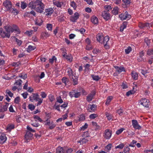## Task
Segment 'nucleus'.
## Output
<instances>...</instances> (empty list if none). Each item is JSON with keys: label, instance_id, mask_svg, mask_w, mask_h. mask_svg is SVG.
Masks as SVG:
<instances>
[{"label": "nucleus", "instance_id": "10", "mask_svg": "<svg viewBox=\"0 0 153 153\" xmlns=\"http://www.w3.org/2000/svg\"><path fill=\"white\" fill-rule=\"evenodd\" d=\"M45 122H46L45 125L48 126L50 129H52L54 128L56 126V124L53 122L52 121L51 122L50 120H46Z\"/></svg>", "mask_w": 153, "mask_h": 153}, {"label": "nucleus", "instance_id": "7", "mask_svg": "<svg viewBox=\"0 0 153 153\" xmlns=\"http://www.w3.org/2000/svg\"><path fill=\"white\" fill-rule=\"evenodd\" d=\"M149 100L146 98L142 99L139 102V103L145 107L148 108L149 105Z\"/></svg>", "mask_w": 153, "mask_h": 153}, {"label": "nucleus", "instance_id": "9", "mask_svg": "<svg viewBox=\"0 0 153 153\" xmlns=\"http://www.w3.org/2000/svg\"><path fill=\"white\" fill-rule=\"evenodd\" d=\"M138 26L141 28H146L147 29H149L150 27L152 26V25L148 23H144L140 22Z\"/></svg>", "mask_w": 153, "mask_h": 153}, {"label": "nucleus", "instance_id": "27", "mask_svg": "<svg viewBox=\"0 0 153 153\" xmlns=\"http://www.w3.org/2000/svg\"><path fill=\"white\" fill-rule=\"evenodd\" d=\"M113 96H110L107 97L106 101L105 102V104L107 105H108L111 100L113 99Z\"/></svg>", "mask_w": 153, "mask_h": 153}, {"label": "nucleus", "instance_id": "1", "mask_svg": "<svg viewBox=\"0 0 153 153\" xmlns=\"http://www.w3.org/2000/svg\"><path fill=\"white\" fill-rule=\"evenodd\" d=\"M28 6L38 13H42L44 10V5L42 3V0H33L29 3Z\"/></svg>", "mask_w": 153, "mask_h": 153}, {"label": "nucleus", "instance_id": "53", "mask_svg": "<svg viewBox=\"0 0 153 153\" xmlns=\"http://www.w3.org/2000/svg\"><path fill=\"white\" fill-rule=\"evenodd\" d=\"M37 100H38L36 101H38V102L37 104V105L39 106L40 105L42 104V102L43 100L42 99H41L39 97V99H38Z\"/></svg>", "mask_w": 153, "mask_h": 153}, {"label": "nucleus", "instance_id": "15", "mask_svg": "<svg viewBox=\"0 0 153 153\" xmlns=\"http://www.w3.org/2000/svg\"><path fill=\"white\" fill-rule=\"evenodd\" d=\"M114 68L116 70V72H117L119 74L123 71H126L125 68L123 66H114Z\"/></svg>", "mask_w": 153, "mask_h": 153}, {"label": "nucleus", "instance_id": "12", "mask_svg": "<svg viewBox=\"0 0 153 153\" xmlns=\"http://www.w3.org/2000/svg\"><path fill=\"white\" fill-rule=\"evenodd\" d=\"M39 96L38 94H33L32 95L29 97L30 101L31 102H33L34 100H38L39 99Z\"/></svg>", "mask_w": 153, "mask_h": 153}, {"label": "nucleus", "instance_id": "57", "mask_svg": "<svg viewBox=\"0 0 153 153\" xmlns=\"http://www.w3.org/2000/svg\"><path fill=\"white\" fill-rule=\"evenodd\" d=\"M33 117L35 119L39 120L41 122H42V120L37 115H34Z\"/></svg>", "mask_w": 153, "mask_h": 153}, {"label": "nucleus", "instance_id": "46", "mask_svg": "<svg viewBox=\"0 0 153 153\" xmlns=\"http://www.w3.org/2000/svg\"><path fill=\"white\" fill-rule=\"evenodd\" d=\"M45 114L46 115V117H47V119L49 120V119L51 118V114L50 113H47L45 112Z\"/></svg>", "mask_w": 153, "mask_h": 153}, {"label": "nucleus", "instance_id": "25", "mask_svg": "<svg viewBox=\"0 0 153 153\" xmlns=\"http://www.w3.org/2000/svg\"><path fill=\"white\" fill-rule=\"evenodd\" d=\"M50 36V34L47 32H42L41 34V37L42 39L47 38Z\"/></svg>", "mask_w": 153, "mask_h": 153}, {"label": "nucleus", "instance_id": "5", "mask_svg": "<svg viewBox=\"0 0 153 153\" xmlns=\"http://www.w3.org/2000/svg\"><path fill=\"white\" fill-rule=\"evenodd\" d=\"M119 17L121 20H129L131 18V16L126 11L125 13L119 15Z\"/></svg>", "mask_w": 153, "mask_h": 153}, {"label": "nucleus", "instance_id": "64", "mask_svg": "<svg viewBox=\"0 0 153 153\" xmlns=\"http://www.w3.org/2000/svg\"><path fill=\"white\" fill-rule=\"evenodd\" d=\"M100 50L98 49L95 48L93 51V52L94 54H97L100 53Z\"/></svg>", "mask_w": 153, "mask_h": 153}, {"label": "nucleus", "instance_id": "56", "mask_svg": "<svg viewBox=\"0 0 153 153\" xmlns=\"http://www.w3.org/2000/svg\"><path fill=\"white\" fill-rule=\"evenodd\" d=\"M76 30L80 32L81 34H83L85 32V30L84 28H82L80 29H76Z\"/></svg>", "mask_w": 153, "mask_h": 153}, {"label": "nucleus", "instance_id": "35", "mask_svg": "<svg viewBox=\"0 0 153 153\" xmlns=\"http://www.w3.org/2000/svg\"><path fill=\"white\" fill-rule=\"evenodd\" d=\"M9 12L14 13L15 15H17L19 13L18 10L14 8H12Z\"/></svg>", "mask_w": 153, "mask_h": 153}, {"label": "nucleus", "instance_id": "26", "mask_svg": "<svg viewBox=\"0 0 153 153\" xmlns=\"http://www.w3.org/2000/svg\"><path fill=\"white\" fill-rule=\"evenodd\" d=\"M36 48V47L34 46H33L29 45L28 46V48L27 49V51L28 52H30L31 51L34 50Z\"/></svg>", "mask_w": 153, "mask_h": 153}, {"label": "nucleus", "instance_id": "38", "mask_svg": "<svg viewBox=\"0 0 153 153\" xmlns=\"http://www.w3.org/2000/svg\"><path fill=\"white\" fill-rule=\"evenodd\" d=\"M8 108V105H4L2 108L0 109V112H4V111H7Z\"/></svg>", "mask_w": 153, "mask_h": 153}, {"label": "nucleus", "instance_id": "16", "mask_svg": "<svg viewBox=\"0 0 153 153\" xmlns=\"http://www.w3.org/2000/svg\"><path fill=\"white\" fill-rule=\"evenodd\" d=\"M95 93L94 91L91 92V93L89 94L87 96L86 100L88 102L91 101L93 99L95 95Z\"/></svg>", "mask_w": 153, "mask_h": 153}, {"label": "nucleus", "instance_id": "14", "mask_svg": "<svg viewBox=\"0 0 153 153\" xmlns=\"http://www.w3.org/2000/svg\"><path fill=\"white\" fill-rule=\"evenodd\" d=\"M104 37L102 33H99L96 35L97 40V42L101 43Z\"/></svg>", "mask_w": 153, "mask_h": 153}, {"label": "nucleus", "instance_id": "41", "mask_svg": "<svg viewBox=\"0 0 153 153\" xmlns=\"http://www.w3.org/2000/svg\"><path fill=\"white\" fill-rule=\"evenodd\" d=\"M53 26L52 24H47L46 25V28L48 30L51 31L52 30Z\"/></svg>", "mask_w": 153, "mask_h": 153}, {"label": "nucleus", "instance_id": "52", "mask_svg": "<svg viewBox=\"0 0 153 153\" xmlns=\"http://www.w3.org/2000/svg\"><path fill=\"white\" fill-rule=\"evenodd\" d=\"M62 81L66 85L68 82V79L65 77H63L62 79Z\"/></svg>", "mask_w": 153, "mask_h": 153}, {"label": "nucleus", "instance_id": "47", "mask_svg": "<svg viewBox=\"0 0 153 153\" xmlns=\"http://www.w3.org/2000/svg\"><path fill=\"white\" fill-rule=\"evenodd\" d=\"M98 117V115L96 114H91L89 116V118L91 119H94Z\"/></svg>", "mask_w": 153, "mask_h": 153}, {"label": "nucleus", "instance_id": "48", "mask_svg": "<svg viewBox=\"0 0 153 153\" xmlns=\"http://www.w3.org/2000/svg\"><path fill=\"white\" fill-rule=\"evenodd\" d=\"M106 115L108 120H112L113 116L111 114H106Z\"/></svg>", "mask_w": 153, "mask_h": 153}, {"label": "nucleus", "instance_id": "39", "mask_svg": "<svg viewBox=\"0 0 153 153\" xmlns=\"http://www.w3.org/2000/svg\"><path fill=\"white\" fill-rule=\"evenodd\" d=\"M119 9L118 7H114L112 10V13L114 15H117L118 13V10Z\"/></svg>", "mask_w": 153, "mask_h": 153}, {"label": "nucleus", "instance_id": "18", "mask_svg": "<svg viewBox=\"0 0 153 153\" xmlns=\"http://www.w3.org/2000/svg\"><path fill=\"white\" fill-rule=\"evenodd\" d=\"M53 10L51 8H49L45 10V13H46V15L47 16L51 15L53 13Z\"/></svg>", "mask_w": 153, "mask_h": 153}, {"label": "nucleus", "instance_id": "3", "mask_svg": "<svg viewBox=\"0 0 153 153\" xmlns=\"http://www.w3.org/2000/svg\"><path fill=\"white\" fill-rule=\"evenodd\" d=\"M5 30L6 31L12 33L15 31L17 33H19L20 31L18 27L15 25H13L12 26L7 25L5 27Z\"/></svg>", "mask_w": 153, "mask_h": 153}, {"label": "nucleus", "instance_id": "59", "mask_svg": "<svg viewBox=\"0 0 153 153\" xmlns=\"http://www.w3.org/2000/svg\"><path fill=\"white\" fill-rule=\"evenodd\" d=\"M92 77L93 79L95 80L98 81L100 79V78L98 76H95L92 75Z\"/></svg>", "mask_w": 153, "mask_h": 153}, {"label": "nucleus", "instance_id": "29", "mask_svg": "<svg viewBox=\"0 0 153 153\" xmlns=\"http://www.w3.org/2000/svg\"><path fill=\"white\" fill-rule=\"evenodd\" d=\"M64 58L70 62H71L72 61L73 57L71 54L67 55Z\"/></svg>", "mask_w": 153, "mask_h": 153}, {"label": "nucleus", "instance_id": "17", "mask_svg": "<svg viewBox=\"0 0 153 153\" xmlns=\"http://www.w3.org/2000/svg\"><path fill=\"white\" fill-rule=\"evenodd\" d=\"M91 21L94 25H97L98 23V18L95 16H92L91 18Z\"/></svg>", "mask_w": 153, "mask_h": 153}, {"label": "nucleus", "instance_id": "55", "mask_svg": "<svg viewBox=\"0 0 153 153\" xmlns=\"http://www.w3.org/2000/svg\"><path fill=\"white\" fill-rule=\"evenodd\" d=\"M6 93L10 97H12L13 96V94L9 90H6Z\"/></svg>", "mask_w": 153, "mask_h": 153}, {"label": "nucleus", "instance_id": "13", "mask_svg": "<svg viewBox=\"0 0 153 153\" xmlns=\"http://www.w3.org/2000/svg\"><path fill=\"white\" fill-rule=\"evenodd\" d=\"M131 122L132 125L135 129H139L141 128V126L139 125L137 120H132Z\"/></svg>", "mask_w": 153, "mask_h": 153}, {"label": "nucleus", "instance_id": "2", "mask_svg": "<svg viewBox=\"0 0 153 153\" xmlns=\"http://www.w3.org/2000/svg\"><path fill=\"white\" fill-rule=\"evenodd\" d=\"M67 73L68 76L71 77L72 81L74 83V85H75L78 83V77L76 75L75 73L73 72L71 68H67Z\"/></svg>", "mask_w": 153, "mask_h": 153}, {"label": "nucleus", "instance_id": "8", "mask_svg": "<svg viewBox=\"0 0 153 153\" xmlns=\"http://www.w3.org/2000/svg\"><path fill=\"white\" fill-rule=\"evenodd\" d=\"M102 16L106 21L109 20L111 18V15L108 11H103L102 13Z\"/></svg>", "mask_w": 153, "mask_h": 153}, {"label": "nucleus", "instance_id": "61", "mask_svg": "<svg viewBox=\"0 0 153 153\" xmlns=\"http://www.w3.org/2000/svg\"><path fill=\"white\" fill-rule=\"evenodd\" d=\"M137 143V141L134 140H132V141L131 143L129 145V146L134 147V144H135Z\"/></svg>", "mask_w": 153, "mask_h": 153}, {"label": "nucleus", "instance_id": "24", "mask_svg": "<svg viewBox=\"0 0 153 153\" xmlns=\"http://www.w3.org/2000/svg\"><path fill=\"white\" fill-rule=\"evenodd\" d=\"M65 149L60 146L58 147L56 149V153H65Z\"/></svg>", "mask_w": 153, "mask_h": 153}, {"label": "nucleus", "instance_id": "6", "mask_svg": "<svg viewBox=\"0 0 153 153\" xmlns=\"http://www.w3.org/2000/svg\"><path fill=\"white\" fill-rule=\"evenodd\" d=\"M3 4L7 10L10 11L12 8V3L9 0H6L4 2Z\"/></svg>", "mask_w": 153, "mask_h": 153}, {"label": "nucleus", "instance_id": "51", "mask_svg": "<svg viewBox=\"0 0 153 153\" xmlns=\"http://www.w3.org/2000/svg\"><path fill=\"white\" fill-rule=\"evenodd\" d=\"M130 148L128 147H125L124 149V153H130Z\"/></svg>", "mask_w": 153, "mask_h": 153}, {"label": "nucleus", "instance_id": "42", "mask_svg": "<svg viewBox=\"0 0 153 153\" xmlns=\"http://www.w3.org/2000/svg\"><path fill=\"white\" fill-rule=\"evenodd\" d=\"M56 58L55 57V56H53L52 58L49 59V63H51V64H52L53 63V62L54 61H56Z\"/></svg>", "mask_w": 153, "mask_h": 153}, {"label": "nucleus", "instance_id": "4", "mask_svg": "<svg viewBox=\"0 0 153 153\" xmlns=\"http://www.w3.org/2000/svg\"><path fill=\"white\" fill-rule=\"evenodd\" d=\"M109 40V36H106L104 37L101 43V44L103 45L104 48L106 49H108L109 48L110 43Z\"/></svg>", "mask_w": 153, "mask_h": 153}, {"label": "nucleus", "instance_id": "23", "mask_svg": "<svg viewBox=\"0 0 153 153\" xmlns=\"http://www.w3.org/2000/svg\"><path fill=\"white\" fill-rule=\"evenodd\" d=\"M22 82L21 79H19L14 83V85H15L21 89L22 88Z\"/></svg>", "mask_w": 153, "mask_h": 153}, {"label": "nucleus", "instance_id": "54", "mask_svg": "<svg viewBox=\"0 0 153 153\" xmlns=\"http://www.w3.org/2000/svg\"><path fill=\"white\" fill-rule=\"evenodd\" d=\"M62 51V55L64 58L66 56H67L66 51L65 49H61Z\"/></svg>", "mask_w": 153, "mask_h": 153}, {"label": "nucleus", "instance_id": "33", "mask_svg": "<svg viewBox=\"0 0 153 153\" xmlns=\"http://www.w3.org/2000/svg\"><path fill=\"white\" fill-rule=\"evenodd\" d=\"M70 6L73 7L74 9L76 10L77 7L76 4L74 1H71L70 3Z\"/></svg>", "mask_w": 153, "mask_h": 153}, {"label": "nucleus", "instance_id": "21", "mask_svg": "<svg viewBox=\"0 0 153 153\" xmlns=\"http://www.w3.org/2000/svg\"><path fill=\"white\" fill-rule=\"evenodd\" d=\"M35 24L36 25L40 26L42 25L43 21L40 18H37L36 19L35 21Z\"/></svg>", "mask_w": 153, "mask_h": 153}, {"label": "nucleus", "instance_id": "49", "mask_svg": "<svg viewBox=\"0 0 153 153\" xmlns=\"http://www.w3.org/2000/svg\"><path fill=\"white\" fill-rule=\"evenodd\" d=\"M16 41L17 42V44L19 46H20L22 44V42L21 40H19L17 39V38H16Z\"/></svg>", "mask_w": 153, "mask_h": 153}, {"label": "nucleus", "instance_id": "22", "mask_svg": "<svg viewBox=\"0 0 153 153\" xmlns=\"http://www.w3.org/2000/svg\"><path fill=\"white\" fill-rule=\"evenodd\" d=\"M53 3L58 7H61L63 4V2L56 1V0H53Z\"/></svg>", "mask_w": 153, "mask_h": 153}, {"label": "nucleus", "instance_id": "31", "mask_svg": "<svg viewBox=\"0 0 153 153\" xmlns=\"http://www.w3.org/2000/svg\"><path fill=\"white\" fill-rule=\"evenodd\" d=\"M144 56V53L143 51H141V52L139 54V56L140 58H138V61H142L143 60V56Z\"/></svg>", "mask_w": 153, "mask_h": 153}, {"label": "nucleus", "instance_id": "62", "mask_svg": "<svg viewBox=\"0 0 153 153\" xmlns=\"http://www.w3.org/2000/svg\"><path fill=\"white\" fill-rule=\"evenodd\" d=\"M65 153H71L73 151V150L71 148L68 149H65Z\"/></svg>", "mask_w": 153, "mask_h": 153}, {"label": "nucleus", "instance_id": "36", "mask_svg": "<svg viewBox=\"0 0 153 153\" xmlns=\"http://www.w3.org/2000/svg\"><path fill=\"white\" fill-rule=\"evenodd\" d=\"M96 108L97 106L95 104H93L92 105H90L89 108L90 109V111H94L96 110Z\"/></svg>", "mask_w": 153, "mask_h": 153}, {"label": "nucleus", "instance_id": "28", "mask_svg": "<svg viewBox=\"0 0 153 153\" xmlns=\"http://www.w3.org/2000/svg\"><path fill=\"white\" fill-rule=\"evenodd\" d=\"M131 75L132 77L135 80L137 79L138 76V74L137 73L134 72H132L131 73Z\"/></svg>", "mask_w": 153, "mask_h": 153}, {"label": "nucleus", "instance_id": "40", "mask_svg": "<svg viewBox=\"0 0 153 153\" xmlns=\"http://www.w3.org/2000/svg\"><path fill=\"white\" fill-rule=\"evenodd\" d=\"M131 48L130 46L128 47L125 50V52L126 54H129L131 51Z\"/></svg>", "mask_w": 153, "mask_h": 153}, {"label": "nucleus", "instance_id": "58", "mask_svg": "<svg viewBox=\"0 0 153 153\" xmlns=\"http://www.w3.org/2000/svg\"><path fill=\"white\" fill-rule=\"evenodd\" d=\"M56 100L57 102L59 103H62L63 102V101L62 100V99H61V97L60 96H59V97H58L56 98Z\"/></svg>", "mask_w": 153, "mask_h": 153}, {"label": "nucleus", "instance_id": "60", "mask_svg": "<svg viewBox=\"0 0 153 153\" xmlns=\"http://www.w3.org/2000/svg\"><path fill=\"white\" fill-rule=\"evenodd\" d=\"M33 30H30L28 31H26L25 32V33L27 34L29 36H30L33 34Z\"/></svg>", "mask_w": 153, "mask_h": 153}, {"label": "nucleus", "instance_id": "32", "mask_svg": "<svg viewBox=\"0 0 153 153\" xmlns=\"http://www.w3.org/2000/svg\"><path fill=\"white\" fill-rule=\"evenodd\" d=\"M127 25L126 22H123L122 25L120 27V31L122 32L124 29L126 28Z\"/></svg>", "mask_w": 153, "mask_h": 153}, {"label": "nucleus", "instance_id": "30", "mask_svg": "<svg viewBox=\"0 0 153 153\" xmlns=\"http://www.w3.org/2000/svg\"><path fill=\"white\" fill-rule=\"evenodd\" d=\"M33 135V134H25V138L27 142H28V140L32 139Z\"/></svg>", "mask_w": 153, "mask_h": 153}, {"label": "nucleus", "instance_id": "37", "mask_svg": "<svg viewBox=\"0 0 153 153\" xmlns=\"http://www.w3.org/2000/svg\"><path fill=\"white\" fill-rule=\"evenodd\" d=\"M125 144L123 143H121L119 144L117 146L115 147V149H122L124 147Z\"/></svg>", "mask_w": 153, "mask_h": 153}, {"label": "nucleus", "instance_id": "63", "mask_svg": "<svg viewBox=\"0 0 153 153\" xmlns=\"http://www.w3.org/2000/svg\"><path fill=\"white\" fill-rule=\"evenodd\" d=\"M20 99L19 97H16L14 100V102L16 104H18L20 102Z\"/></svg>", "mask_w": 153, "mask_h": 153}, {"label": "nucleus", "instance_id": "45", "mask_svg": "<svg viewBox=\"0 0 153 153\" xmlns=\"http://www.w3.org/2000/svg\"><path fill=\"white\" fill-rule=\"evenodd\" d=\"M147 55L150 56L153 54V49H148L147 51Z\"/></svg>", "mask_w": 153, "mask_h": 153}, {"label": "nucleus", "instance_id": "43", "mask_svg": "<svg viewBox=\"0 0 153 153\" xmlns=\"http://www.w3.org/2000/svg\"><path fill=\"white\" fill-rule=\"evenodd\" d=\"M14 128V126L13 124H10L9 125L7 128V130L8 131H10L12 129Z\"/></svg>", "mask_w": 153, "mask_h": 153}, {"label": "nucleus", "instance_id": "11", "mask_svg": "<svg viewBox=\"0 0 153 153\" xmlns=\"http://www.w3.org/2000/svg\"><path fill=\"white\" fill-rule=\"evenodd\" d=\"M79 15L78 13L75 12L74 15L70 17V20L73 22H75L76 20L79 18Z\"/></svg>", "mask_w": 153, "mask_h": 153}, {"label": "nucleus", "instance_id": "34", "mask_svg": "<svg viewBox=\"0 0 153 153\" xmlns=\"http://www.w3.org/2000/svg\"><path fill=\"white\" fill-rule=\"evenodd\" d=\"M78 120L79 121H82L85 120V116L83 114H82L78 116Z\"/></svg>", "mask_w": 153, "mask_h": 153}, {"label": "nucleus", "instance_id": "50", "mask_svg": "<svg viewBox=\"0 0 153 153\" xmlns=\"http://www.w3.org/2000/svg\"><path fill=\"white\" fill-rule=\"evenodd\" d=\"M92 125L94 127H96L97 129H99L100 128V126L97 125V123L92 122L91 123Z\"/></svg>", "mask_w": 153, "mask_h": 153}, {"label": "nucleus", "instance_id": "19", "mask_svg": "<svg viewBox=\"0 0 153 153\" xmlns=\"http://www.w3.org/2000/svg\"><path fill=\"white\" fill-rule=\"evenodd\" d=\"M7 137L5 134H1L0 136V144L4 143L6 140Z\"/></svg>", "mask_w": 153, "mask_h": 153}, {"label": "nucleus", "instance_id": "44", "mask_svg": "<svg viewBox=\"0 0 153 153\" xmlns=\"http://www.w3.org/2000/svg\"><path fill=\"white\" fill-rule=\"evenodd\" d=\"M27 6V4L24 2L22 1L21 2V7L22 9H25Z\"/></svg>", "mask_w": 153, "mask_h": 153}, {"label": "nucleus", "instance_id": "20", "mask_svg": "<svg viewBox=\"0 0 153 153\" xmlns=\"http://www.w3.org/2000/svg\"><path fill=\"white\" fill-rule=\"evenodd\" d=\"M10 34L6 30V31H3L1 34V36L3 38L7 37L9 38L10 36Z\"/></svg>", "mask_w": 153, "mask_h": 153}]
</instances>
